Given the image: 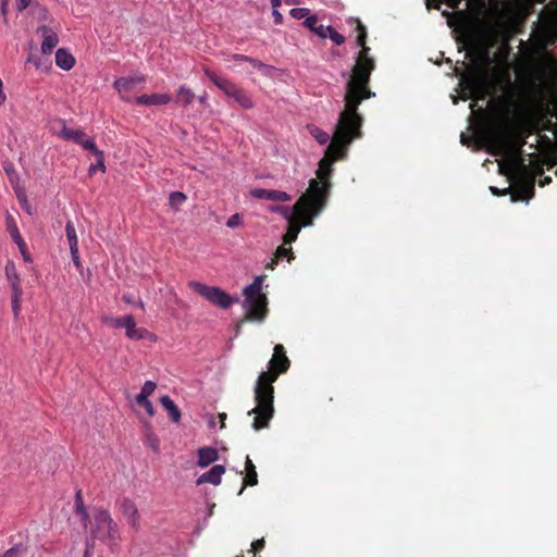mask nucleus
<instances>
[{"instance_id": "obj_1", "label": "nucleus", "mask_w": 557, "mask_h": 557, "mask_svg": "<svg viewBox=\"0 0 557 557\" xmlns=\"http://www.w3.org/2000/svg\"><path fill=\"white\" fill-rule=\"evenodd\" d=\"M358 66L352 67L351 73L343 71L342 77L346 79L345 84V110L341 112L337 121L336 143L334 146L342 145L343 148L351 145L354 139L361 138L362 116L358 113V107L364 99L375 97V92L369 89V82H363V76H359Z\"/></svg>"}, {"instance_id": "obj_2", "label": "nucleus", "mask_w": 557, "mask_h": 557, "mask_svg": "<svg viewBox=\"0 0 557 557\" xmlns=\"http://www.w3.org/2000/svg\"><path fill=\"white\" fill-rule=\"evenodd\" d=\"M272 358L269 361L268 371L261 372L255 386L256 407L248 411L253 414L252 429L260 431L267 429L274 416V386L273 383L280 374L285 373L290 366L286 350L282 344H276Z\"/></svg>"}, {"instance_id": "obj_3", "label": "nucleus", "mask_w": 557, "mask_h": 557, "mask_svg": "<svg viewBox=\"0 0 557 557\" xmlns=\"http://www.w3.org/2000/svg\"><path fill=\"white\" fill-rule=\"evenodd\" d=\"M500 173L506 175L513 190L510 201H529L535 191V173L533 169L525 163L523 158L516 154L508 157L507 161L499 164Z\"/></svg>"}, {"instance_id": "obj_4", "label": "nucleus", "mask_w": 557, "mask_h": 557, "mask_svg": "<svg viewBox=\"0 0 557 557\" xmlns=\"http://www.w3.org/2000/svg\"><path fill=\"white\" fill-rule=\"evenodd\" d=\"M310 195H302L295 203V220L301 221V227L311 226L313 219L320 214L325 206L323 187L317 178L309 181Z\"/></svg>"}, {"instance_id": "obj_5", "label": "nucleus", "mask_w": 557, "mask_h": 557, "mask_svg": "<svg viewBox=\"0 0 557 557\" xmlns=\"http://www.w3.org/2000/svg\"><path fill=\"white\" fill-rule=\"evenodd\" d=\"M263 281H252V283L244 288L245 299L243 307L245 309V315L237 324L236 332L240 330V324L249 322H263L269 313L268 297L262 292Z\"/></svg>"}, {"instance_id": "obj_6", "label": "nucleus", "mask_w": 557, "mask_h": 557, "mask_svg": "<svg viewBox=\"0 0 557 557\" xmlns=\"http://www.w3.org/2000/svg\"><path fill=\"white\" fill-rule=\"evenodd\" d=\"M90 533L92 539H98L109 546L116 545L121 540L117 523L104 509L95 512Z\"/></svg>"}, {"instance_id": "obj_7", "label": "nucleus", "mask_w": 557, "mask_h": 557, "mask_svg": "<svg viewBox=\"0 0 557 557\" xmlns=\"http://www.w3.org/2000/svg\"><path fill=\"white\" fill-rule=\"evenodd\" d=\"M336 134H337V127L335 128L334 137L332 143L326 148V154L324 158L321 159L319 162V170H318V176L320 177L321 182L320 185L323 187V198L326 199L327 190L330 187V184L327 182L329 177L331 176L333 169L332 164L336 160H343L347 157V151L350 145L345 146L343 148L342 146H334L336 143Z\"/></svg>"}, {"instance_id": "obj_8", "label": "nucleus", "mask_w": 557, "mask_h": 557, "mask_svg": "<svg viewBox=\"0 0 557 557\" xmlns=\"http://www.w3.org/2000/svg\"><path fill=\"white\" fill-rule=\"evenodd\" d=\"M358 36L356 38L357 47H360V51L356 59V64L358 66L359 76H363V82L370 81V75L375 67V62L373 58L369 55L370 48L366 46L367 38V29L366 27L358 22L357 25Z\"/></svg>"}, {"instance_id": "obj_9", "label": "nucleus", "mask_w": 557, "mask_h": 557, "mask_svg": "<svg viewBox=\"0 0 557 557\" xmlns=\"http://www.w3.org/2000/svg\"><path fill=\"white\" fill-rule=\"evenodd\" d=\"M190 286L195 292L203 296L210 302L224 309L231 307L234 302L237 301V299L232 298L221 288L207 286L199 281H191Z\"/></svg>"}, {"instance_id": "obj_10", "label": "nucleus", "mask_w": 557, "mask_h": 557, "mask_svg": "<svg viewBox=\"0 0 557 557\" xmlns=\"http://www.w3.org/2000/svg\"><path fill=\"white\" fill-rule=\"evenodd\" d=\"M146 83V76L138 74L135 76L119 77L113 83V88L120 94L123 101L129 102L131 97L127 96L136 85Z\"/></svg>"}, {"instance_id": "obj_11", "label": "nucleus", "mask_w": 557, "mask_h": 557, "mask_svg": "<svg viewBox=\"0 0 557 557\" xmlns=\"http://www.w3.org/2000/svg\"><path fill=\"white\" fill-rule=\"evenodd\" d=\"M7 231L11 237V239L16 244L20 253L22 255L25 262L32 263L33 259L30 257V253L28 251L27 244L23 239L18 227L16 225V222L12 216L7 218Z\"/></svg>"}, {"instance_id": "obj_12", "label": "nucleus", "mask_w": 557, "mask_h": 557, "mask_svg": "<svg viewBox=\"0 0 557 557\" xmlns=\"http://www.w3.org/2000/svg\"><path fill=\"white\" fill-rule=\"evenodd\" d=\"M120 512L127 520L128 524L135 530L139 529V513L135 503L128 498H123L119 505Z\"/></svg>"}, {"instance_id": "obj_13", "label": "nucleus", "mask_w": 557, "mask_h": 557, "mask_svg": "<svg viewBox=\"0 0 557 557\" xmlns=\"http://www.w3.org/2000/svg\"><path fill=\"white\" fill-rule=\"evenodd\" d=\"M124 329L126 330V336L129 339H133V341H138V339L156 341V336L151 332H149L147 329L137 327L136 326L135 319L131 314L126 315V324H125Z\"/></svg>"}, {"instance_id": "obj_14", "label": "nucleus", "mask_w": 557, "mask_h": 557, "mask_svg": "<svg viewBox=\"0 0 557 557\" xmlns=\"http://www.w3.org/2000/svg\"><path fill=\"white\" fill-rule=\"evenodd\" d=\"M250 194L256 199H265L276 202H286L292 199L289 194L277 189L255 188Z\"/></svg>"}, {"instance_id": "obj_15", "label": "nucleus", "mask_w": 557, "mask_h": 557, "mask_svg": "<svg viewBox=\"0 0 557 557\" xmlns=\"http://www.w3.org/2000/svg\"><path fill=\"white\" fill-rule=\"evenodd\" d=\"M463 81L467 88L473 96H480L481 99H485L487 89L485 86L484 77L481 74L470 75Z\"/></svg>"}, {"instance_id": "obj_16", "label": "nucleus", "mask_w": 557, "mask_h": 557, "mask_svg": "<svg viewBox=\"0 0 557 557\" xmlns=\"http://www.w3.org/2000/svg\"><path fill=\"white\" fill-rule=\"evenodd\" d=\"M37 33H40L44 37L41 52L44 54L51 53L59 44L58 35L46 25L39 26Z\"/></svg>"}, {"instance_id": "obj_17", "label": "nucleus", "mask_w": 557, "mask_h": 557, "mask_svg": "<svg viewBox=\"0 0 557 557\" xmlns=\"http://www.w3.org/2000/svg\"><path fill=\"white\" fill-rule=\"evenodd\" d=\"M172 101V97L169 94H151L141 95L134 99L137 106H165Z\"/></svg>"}, {"instance_id": "obj_18", "label": "nucleus", "mask_w": 557, "mask_h": 557, "mask_svg": "<svg viewBox=\"0 0 557 557\" xmlns=\"http://www.w3.org/2000/svg\"><path fill=\"white\" fill-rule=\"evenodd\" d=\"M205 74L208 77V79L221 91H223L226 96H228L230 92L234 91V89L237 87V85L228 78L219 76L210 70H206Z\"/></svg>"}, {"instance_id": "obj_19", "label": "nucleus", "mask_w": 557, "mask_h": 557, "mask_svg": "<svg viewBox=\"0 0 557 557\" xmlns=\"http://www.w3.org/2000/svg\"><path fill=\"white\" fill-rule=\"evenodd\" d=\"M225 472V467L222 465L213 466L209 471L202 473L197 479V485L210 483L213 485H219L221 483V478Z\"/></svg>"}, {"instance_id": "obj_20", "label": "nucleus", "mask_w": 557, "mask_h": 557, "mask_svg": "<svg viewBox=\"0 0 557 557\" xmlns=\"http://www.w3.org/2000/svg\"><path fill=\"white\" fill-rule=\"evenodd\" d=\"M245 471L246 475L243 479V485L238 492L240 495L246 486H255L258 484V474L256 470V466L253 465L252 460L249 458V456L246 457L245 461Z\"/></svg>"}, {"instance_id": "obj_21", "label": "nucleus", "mask_w": 557, "mask_h": 557, "mask_svg": "<svg viewBox=\"0 0 557 557\" xmlns=\"http://www.w3.org/2000/svg\"><path fill=\"white\" fill-rule=\"evenodd\" d=\"M442 15L446 17V23L449 28L456 30L457 28H463L466 26L468 13L465 10L457 12V16H454L449 11H442Z\"/></svg>"}, {"instance_id": "obj_22", "label": "nucleus", "mask_w": 557, "mask_h": 557, "mask_svg": "<svg viewBox=\"0 0 557 557\" xmlns=\"http://www.w3.org/2000/svg\"><path fill=\"white\" fill-rule=\"evenodd\" d=\"M218 459L219 453L215 448L206 446L198 449L197 465L199 467L206 468Z\"/></svg>"}, {"instance_id": "obj_23", "label": "nucleus", "mask_w": 557, "mask_h": 557, "mask_svg": "<svg viewBox=\"0 0 557 557\" xmlns=\"http://www.w3.org/2000/svg\"><path fill=\"white\" fill-rule=\"evenodd\" d=\"M55 64L63 71H70L75 64V58L66 49L60 48L55 52Z\"/></svg>"}, {"instance_id": "obj_24", "label": "nucleus", "mask_w": 557, "mask_h": 557, "mask_svg": "<svg viewBox=\"0 0 557 557\" xmlns=\"http://www.w3.org/2000/svg\"><path fill=\"white\" fill-rule=\"evenodd\" d=\"M79 145L83 147L84 150L91 152L98 159V165L100 168V171L104 172L106 171L104 154H103V151H101L96 146L95 140L92 138L84 137L83 141Z\"/></svg>"}, {"instance_id": "obj_25", "label": "nucleus", "mask_w": 557, "mask_h": 557, "mask_svg": "<svg viewBox=\"0 0 557 557\" xmlns=\"http://www.w3.org/2000/svg\"><path fill=\"white\" fill-rule=\"evenodd\" d=\"M62 123V128L59 133V136L64 139V140H69V141H73L75 144H81L85 137V134L83 131L81 129H73V128H69L66 125H65V121L64 120H61L60 121Z\"/></svg>"}, {"instance_id": "obj_26", "label": "nucleus", "mask_w": 557, "mask_h": 557, "mask_svg": "<svg viewBox=\"0 0 557 557\" xmlns=\"http://www.w3.org/2000/svg\"><path fill=\"white\" fill-rule=\"evenodd\" d=\"M302 25L314 33L318 37L325 39L327 38L326 30H329L327 26L322 24H318V16L312 14L311 16H307V18L302 22Z\"/></svg>"}, {"instance_id": "obj_27", "label": "nucleus", "mask_w": 557, "mask_h": 557, "mask_svg": "<svg viewBox=\"0 0 557 557\" xmlns=\"http://www.w3.org/2000/svg\"><path fill=\"white\" fill-rule=\"evenodd\" d=\"M160 404L168 411L173 422L177 423L181 420V411L170 396H162L160 398Z\"/></svg>"}, {"instance_id": "obj_28", "label": "nucleus", "mask_w": 557, "mask_h": 557, "mask_svg": "<svg viewBox=\"0 0 557 557\" xmlns=\"http://www.w3.org/2000/svg\"><path fill=\"white\" fill-rule=\"evenodd\" d=\"M196 95L194 91L187 87L186 85L180 86L177 94H176V103L182 107H188L193 103L195 100Z\"/></svg>"}, {"instance_id": "obj_29", "label": "nucleus", "mask_w": 557, "mask_h": 557, "mask_svg": "<svg viewBox=\"0 0 557 557\" xmlns=\"http://www.w3.org/2000/svg\"><path fill=\"white\" fill-rule=\"evenodd\" d=\"M74 502H75V511L81 517L84 528H86L88 522H90V521H89V515L84 505L83 493L81 490H78L76 492Z\"/></svg>"}, {"instance_id": "obj_30", "label": "nucleus", "mask_w": 557, "mask_h": 557, "mask_svg": "<svg viewBox=\"0 0 557 557\" xmlns=\"http://www.w3.org/2000/svg\"><path fill=\"white\" fill-rule=\"evenodd\" d=\"M2 168L5 172L13 189L16 187H20V175L17 171L15 170L14 164L10 160L2 161Z\"/></svg>"}, {"instance_id": "obj_31", "label": "nucleus", "mask_w": 557, "mask_h": 557, "mask_svg": "<svg viewBox=\"0 0 557 557\" xmlns=\"http://www.w3.org/2000/svg\"><path fill=\"white\" fill-rule=\"evenodd\" d=\"M307 129L309 134L320 144V145H326L329 144L331 137L330 134L321 129L314 124H308Z\"/></svg>"}, {"instance_id": "obj_32", "label": "nucleus", "mask_w": 557, "mask_h": 557, "mask_svg": "<svg viewBox=\"0 0 557 557\" xmlns=\"http://www.w3.org/2000/svg\"><path fill=\"white\" fill-rule=\"evenodd\" d=\"M21 295L22 289L20 287V281H13L12 283V310L15 318L18 317L21 311Z\"/></svg>"}, {"instance_id": "obj_33", "label": "nucleus", "mask_w": 557, "mask_h": 557, "mask_svg": "<svg viewBox=\"0 0 557 557\" xmlns=\"http://www.w3.org/2000/svg\"><path fill=\"white\" fill-rule=\"evenodd\" d=\"M269 211L272 213L281 214L288 223H292L295 220V207L290 208L287 206H270Z\"/></svg>"}, {"instance_id": "obj_34", "label": "nucleus", "mask_w": 557, "mask_h": 557, "mask_svg": "<svg viewBox=\"0 0 557 557\" xmlns=\"http://www.w3.org/2000/svg\"><path fill=\"white\" fill-rule=\"evenodd\" d=\"M495 35L496 29L494 26H484L475 34V39L483 45L493 41Z\"/></svg>"}, {"instance_id": "obj_35", "label": "nucleus", "mask_w": 557, "mask_h": 557, "mask_svg": "<svg viewBox=\"0 0 557 557\" xmlns=\"http://www.w3.org/2000/svg\"><path fill=\"white\" fill-rule=\"evenodd\" d=\"M65 233L67 237V242L70 245V251L76 252V247L78 246V239L76 235V230L73 222L69 221L65 225Z\"/></svg>"}, {"instance_id": "obj_36", "label": "nucleus", "mask_w": 557, "mask_h": 557, "mask_svg": "<svg viewBox=\"0 0 557 557\" xmlns=\"http://www.w3.org/2000/svg\"><path fill=\"white\" fill-rule=\"evenodd\" d=\"M249 63L252 65L253 69L258 70L265 77H272L275 72L274 66L265 64L260 60L251 58V60H249Z\"/></svg>"}, {"instance_id": "obj_37", "label": "nucleus", "mask_w": 557, "mask_h": 557, "mask_svg": "<svg viewBox=\"0 0 557 557\" xmlns=\"http://www.w3.org/2000/svg\"><path fill=\"white\" fill-rule=\"evenodd\" d=\"M233 100L246 110H249L255 106L253 100L244 89H240L239 92H237V95L233 98Z\"/></svg>"}, {"instance_id": "obj_38", "label": "nucleus", "mask_w": 557, "mask_h": 557, "mask_svg": "<svg viewBox=\"0 0 557 557\" xmlns=\"http://www.w3.org/2000/svg\"><path fill=\"white\" fill-rule=\"evenodd\" d=\"M463 0H425L428 9L440 10L441 2H445L449 8L457 10Z\"/></svg>"}, {"instance_id": "obj_39", "label": "nucleus", "mask_w": 557, "mask_h": 557, "mask_svg": "<svg viewBox=\"0 0 557 557\" xmlns=\"http://www.w3.org/2000/svg\"><path fill=\"white\" fill-rule=\"evenodd\" d=\"M14 193H15L16 198H17L21 207L23 208V210H25L30 215L32 207L27 201V197H26L24 188L22 186L16 187V188H14Z\"/></svg>"}, {"instance_id": "obj_40", "label": "nucleus", "mask_w": 557, "mask_h": 557, "mask_svg": "<svg viewBox=\"0 0 557 557\" xmlns=\"http://www.w3.org/2000/svg\"><path fill=\"white\" fill-rule=\"evenodd\" d=\"M103 323L114 329H124L126 324V315L123 317H103Z\"/></svg>"}, {"instance_id": "obj_41", "label": "nucleus", "mask_w": 557, "mask_h": 557, "mask_svg": "<svg viewBox=\"0 0 557 557\" xmlns=\"http://www.w3.org/2000/svg\"><path fill=\"white\" fill-rule=\"evenodd\" d=\"M289 224H290L289 230L286 233V235L284 236L285 244H290V243L295 242L297 239L298 233L301 228V226H299L298 222L295 220H293V222Z\"/></svg>"}, {"instance_id": "obj_42", "label": "nucleus", "mask_w": 557, "mask_h": 557, "mask_svg": "<svg viewBox=\"0 0 557 557\" xmlns=\"http://www.w3.org/2000/svg\"><path fill=\"white\" fill-rule=\"evenodd\" d=\"M186 195L182 191H172L169 196L170 206L178 209L186 201Z\"/></svg>"}, {"instance_id": "obj_43", "label": "nucleus", "mask_w": 557, "mask_h": 557, "mask_svg": "<svg viewBox=\"0 0 557 557\" xmlns=\"http://www.w3.org/2000/svg\"><path fill=\"white\" fill-rule=\"evenodd\" d=\"M136 403L138 406L143 407L149 416H153L154 409L152 403L148 398H146L144 395H137Z\"/></svg>"}, {"instance_id": "obj_44", "label": "nucleus", "mask_w": 557, "mask_h": 557, "mask_svg": "<svg viewBox=\"0 0 557 557\" xmlns=\"http://www.w3.org/2000/svg\"><path fill=\"white\" fill-rule=\"evenodd\" d=\"M329 30H326L327 37L337 46L345 42V37L339 34L334 27L327 26Z\"/></svg>"}, {"instance_id": "obj_45", "label": "nucleus", "mask_w": 557, "mask_h": 557, "mask_svg": "<svg viewBox=\"0 0 557 557\" xmlns=\"http://www.w3.org/2000/svg\"><path fill=\"white\" fill-rule=\"evenodd\" d=\"M289 15L295 20L307 18V16H311L310 10L307 8H294L289 11Z\"/></svg>"}, {"instance_id": "obj_46", "label": "nucleus", "mask_w": 557, "mask_h": 557, "mask_svg": "<svg viewBox=\"0 0 557 557\" xmlns=\"http://www.w3.org/2000/svg\"><path fill=\"white\" fill-rule=\"evenodd\" d=\"M156 388L157 385L154 382L146 381L138 395H144L146 398H148L154 392Z\"/></svg>"}, {"instance_id": "obj_47", "label": "nucleus", "mask_w": 557, "mask_h": 557, "mask_svg": "<svg viewBox=\"0 0 557 557\" xmlns=\"http://www.w3.org/2000/svg\"><path fill=\"white\" fill-rule=\"evenodd\" d=\"M240 224H242V216L238 213L231 215L226 222V226L230 228H235V227L239 226Z\"/></svg>"}, {"instance_id": "obj_48", "label": "nucleus", "mask_w": 557, "mask_h": 557, "mask_svg": "<svg viewBox=\"0 0 557 557\" xmlns=\"http://www.w3.org/2000/svg\"><path fill=\"white\" fill-rule=\"evenodd\" d=\"M265 546V541L264 539H259V540H256L251 543V550L253 553H259L261 552Z\"/></svg>"}, {"instance_id": "obj_49", "label": "nucleus", "mask_w": 557, "mask_h": 557, "mask_svg": "<svg viewBox=\"0 0 557 557\" xmlns=\"http://www.w3.org/2000/svg\"><path fill=\"white\" fill-rule=\"evenodd\" d=\"M22 549L20 547H12L8 549L2 557H21Z\"/></svg>"}, {"instance_id": "obj_50", "label": "nucleus", "mask_w": 557, "mask_h": 557, "mask_svg": "<svg viewBox=\"0 0 557 557\" xmlns=\"http://www.w3.org/2000/svg\"><path fill=\"white\" fill-rule=\"evenodd\" d=\"M32 0H16V10L18 12H23L28 8Z\"/></svg>"}, {"instance_id": "obj_51", "label": "nucleus", "mask_w": 557, "mask_h": 557, "mask_svg": "<svg viewBox=\"0 0 557 557\" xmlns=\"http://www.w3.org/2000/svg\"><path fill=\"white\" fill-rule=\"evenodd\" d=\"M272 16H273L274 23L276 25L283 24V21H284L283 15L280 13V11L277 9H273Z\"/></svg>"}, {"instance_id": "obj_52", "label": "nucleus", "mask_w": 557, "mask_h": 557, "mask_svg": "<svg viewBox=\"0 0 557 557\" xmlns=\"http://www.w3.org/2000/svg\"><path fill=\"white\" fill-rule=\"evenodd\" d=\"M27 62H28V63H33V64L35 65V67H36V69H40V66H41V60H40V58H39V57H37V55H34V54L28 55V58H27Z\"/></svg>"}, {"instance_id": "obj_53", "label": "nucleus", "mask_w": 557, "mask_h": 557, "mask_svg": "<svg viewBox=\"0 0 557 557\" xmlns=\"http://www.w3.org/2000/svg\"><path fill=\"white\" fill-rule=\"evenodd\" d=\"M490 190L491 193L494 195V196H503V195H507L509 193V188H505V189H499L495 186H491L490 187Z\"/></svg>"}, {"instance_id": "obj_54", "label": "nucleus", "mask_w": 557, "mask_h": 557, "mask_svg": "<svg viewBox=\"0 0 557 557\" xmlns=\"http://www.w3.org/2000/svg\"><path fill=\"white\" fill-rule=\"evenodd\" d=\"M232 60L237 61V62H248L249 63V60H251V57L246 55V54L235 53L232 55Z\"/></svg>"}, {"instance_id": "obj_55", "label": "nucleus", "mask_w": 557, "mask_h": 557, "mask_svg": "<svg viewBox=\"0 0 557 557\" xmlns=\"http://www.w3.org/2000/svg\"><path fill=\"white\" fill-rule=\"evenodd\" d=\"M72 260L76 267H79V256H78V246L76 247V252L71 251Z\"/></svg>"}, {"instance_id": "obj_56", "label": "nucleus", "mask_w": 557, "mask_h": 557, "mask_svg": "<svg viewBox=\"0 0 557 557\" xmlns=\"http://www.w3.org/2000/svg\"><path fill=\"white\" fill-rule=\"evenodd\" d=\"M5 99H7V96L3 92V83L0 79V106H2L4 103Z\"/></svg>"}, {"instance_id": "obj_57", "label": "nucleus", "mask_w": 557, "mask_h": 557, "mask_svg": "<svg viewBox=\"0 0 557 557\" xmlns=\"http://www.w3.org/2000/svg\"><path fill=\"white\" fill-rule=\"evenodd\" d=\"M226 413L225 412H222V413H219L218 418L220 420V428L223 429L225 426V420H226Z\"/></svg>"}, {"instance_id": "obj_58", "label": "nucleus", "mask_w": 557, "mask_h": 557, "mask_svg": "<svg viewBox=\"0 0 557 557\" xmlns=\"http://www.w3.org/2000/svg\"><path fill=\"white\" fill-rule=\"evenodd\" d=\"M92 546H94V544L90 543V541H87L84 557H89V553H90V549L92 548Z\"/></svg>"}, {"instance_id": "obj_59", "label": "nucleus", "mask_w": 557, "mask_h": 557, "mask_svg": "<svg viewBox=\"0 0 557 557\" xmlns=\"http://www.w3.org/2000/svg\"><path fill=\"white\" fill-rule=\"evenodd\" d=\"M460 143L463 145V146H470V140L466 137V135L463 133H461L460 135Z\"/></svg>"}, {"instance_id": "obj_60", "label": "nucleus", "mask_w": 557, "mask_h": 557, "mask_svg": "<svg viewBox=\"0 0 557 557\" xmlns=\"http://www.w3.org/2000/svg\"><path fill=\"white\" fill-rule=\"evenodd\" d=\"M98 169L100 170L98 162H97L96 164L89 165L88 172H89V174H94L96 172V170H98Z\"/></svg>"}, {"instance_id": "obj_61", "label": "nucleus", "mask_w": 557, "mask_h": 557, "mask_svg": "<svg viewBox=\"0 0 557 557\" xmlns=\"http://www.w3.org/2000/svg\"><path fill=\"white\" fill-rule=\"evenodd\" d=\"M198 101H199L201 104L207 103V101H208V95L205 92L203 95L199 96V97H198Z\"/></svg>"}, {"instance_id": "obj_62", "label": "nucleus", "mask_w": 557, "mask_h": 557, "mask_svg": "<svg viewBox=\"0 0 557 557\" xmlns=\"http://www.w3.org/2000/svg\"><path fill=\"white\" fill-rule=\"evenodd\" d=\"M270 2L273 9H277L281 5L282 0H270Z\"/></svg>"}, {"instance_id": "obj_63", "label": "nucleus", "mask_w": 557, "mask_h": 557, "mask_svg": "<svg viewBox=\"0 0 557 557\" xmlns=\"http://www.w3.org/2000/svg\"><path fill=\"white\" fill-rule=\"evenodd\" d=\"M240 89H242V88L237 86V87L234 89V91L230 92V95H228L227 97L233 99V98L237 95V92H239V90H240Z\"/></svg>"}, {"instance_id": "obj_64", "label": "nucleus", "mask_w": 557, "mask_h": 557, "mask_svg": "<svg viewBox=\"0 0 557 557\" xmlns=\"http://www.w3.org/2000/svg\"><path fill=\"white\" fill-rule=\"evenodd\" d=\"M552 182V178L549 176H546L543 178V181L541 182V185L544 186V185H547Z\"/></svg>"}]
</instances>
